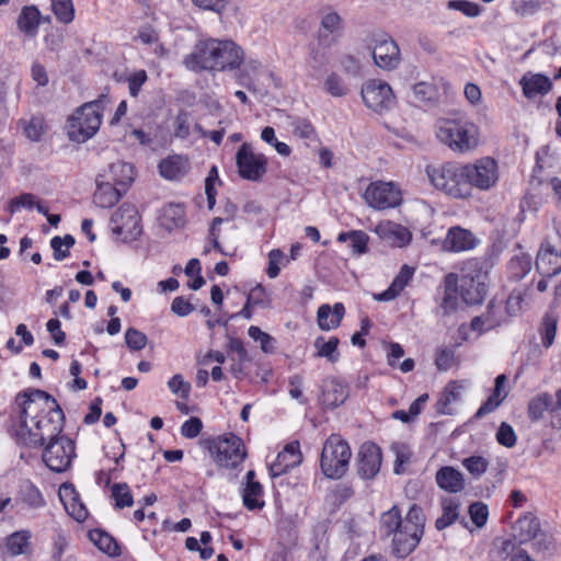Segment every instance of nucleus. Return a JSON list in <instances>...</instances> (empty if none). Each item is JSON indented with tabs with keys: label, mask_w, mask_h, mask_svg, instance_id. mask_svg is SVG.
Returning a JSON list of instances; mask_svg holds the SVG:
<instances>
[{
	"label": "nucleus",
	"mask_w": 561,
	"mask_h": 561,
	"mask_svg": "<svg viewBox=\"0 0 561 561\" xmlns=\"http://www.w3.org/2000/svg\"><path fill=\"white\" fill-rule=\"evenodd\" d=\"M18 437L25 446H43L46 439L60 436L65 415L57 401L44 390L24 394Z\"/></svg>",
	"instance_id": "obj_1"
},
{
	"label": "nucleus",
	"mask_w": 561,
	"mask_h": 561,
	"mask_svg": "<svg viewBox=\"0 0 561 561\" xmlns=\"http://www.w3.org/2000/svg\"><path fill=\"white\" fill-rule=\"evenodd\" d=\"M243 60V51L232 41L208 38L198 41L193 50L184 57L187 69L201 71H228L239 68Z\"/></svg>",
	"instance_id": "obj_2"
},
{
	"label": "nucleus",
	"mask_w": 561,
	"mask_h": 561,
	"mask_svg": "<svg viewBox=\"0 0 561 561\" xmlns=\"http://www.w3.org/2000/svg\"><path fill=\"white\" fill-rule=\"evenodd\" d=\"M380 523L387 535H393L394 553L404 558L417 547L423 535L425 516L422 508L413 504L402 519L399 508L393 506L382 514Z\"/></svg>",
	"instance_id": "obj_3"
},
{
	"label": "nucleus",
	"mask_w": 561,
	"mask_h": 561,
	"mask_svg": "<svg viewBox=\"0 0 561 561\" xmlns=\"http://www.w3.org/2000/svg\"><path fill=\"white\" fill-rule=\"evenodd\" d=\"M108 103V96L101 94L96 100L78 107L67 122L69 139L82 144L92 138L100 129L103 111Z\"/></svg>",
	"instance_id": "obj_4"
},
{
	"label": "nucleus",
	"mask_w": 561,
	"mask_h": 561,
	"mask_svg": "<svg viewBox=\"0 0 561 561\" xmlns=\"http://www.w3.org/2000/svg\"><path fill=\"white\" fill-rule=\"evenodd\" d=\"M436 137L454 152L473 151L480 141L479 128L465 118H442L436 124Z\"/></svg>",
	"instance_id": "obj_5"
},
{
	"label": "nucleus",
	"mask_w": 561,
	"mask_h": 561,
	"mask_svg": "<svg viewBox=\"0 0 561 561\" xmlns=\"http://www.w3.org/2000/svg\"><path fill=\"white\" fill-rule=\"evenodd\" d=\"M426 173L432 185L446 195L462 199L470 197L461 164L447 162L438 167H427Z\"/></svg>",
	"instance_id": "obj_6"
},
{
	"label": "nucleus",
	"mask_w": 561,
	"mask_h": 561,
	"mask_svg": "<svg viewBox=\"0 0 561 561\" xmlns=\"http://www.w3.org/2000/svg\"><path fill=\"white\" fill-rule=\"evenodd\" d=\"M352 451L348 444L337 435H331L323 444L320 466L330 479L342 478L348 468Z\"/></svg>",
	"instance_id": "obj_7"
},
{
	"label": "nucleus",
	"mask_w": 561,
	"mask_h": 561,
	"mask_svg": "<svg viewBox=\"0 0 561 561\" xmlns=\"http://www.w3.org/2000/svg\"><path fill=\"white\" fill-rule=\"evenodd\" d=\"M465 272L459 277L460 298L466 305H479L488 294V276L481 272L478 260L468 261Z\"/></svg>",
	"instance_id": "obj_8"
},
{
	"label": "nucleus",
	"mask_w": 561,
	"mask_h": 561,
	"mask_svg": "<svg viewBox=\"0 0 561 561\" xmlns=\"http://www.w3.org/2000/svg\"><path fill=\"white\" fill-rule=\"evenodd\" d=\"M208 449L214 460L225 468L238 467L247 456L242 439L232 433L213 439Z\"/></svg>",
	"instance_id": "obj_9"
},
{
	"label": "nucleus",
	"mask_w": 561,
	"mask_h": 561,
	"mask_svg": "<svg viewBox=\"0 0 561 561\" xmlns=\"http://www.w3.org/2000/svg\"><path fill=\"white\" fill-rule=\"evenodd\" d=\"M462 168L470 194L472 187L485 191L493 187L499 180L497 163L490 157L480 158L473 163L463 164Z\"/></svg>",
	"instance_id": "obj_10"
},
{
	"label": "nucleus",
	"mask_w": 561,
	"mask_h": 561,
	"mask_svg": "<svg viewBox=\"0 0 561 561\" xmlns=\"http://www.w3.org/2000/svg\"><path fill=\"white\" fill-rule=\"evenodd\" d=\"M48 440L43 451V461L51 471H66L70 467L72 458L76 456L75 443L64 435Z\"/></svg>",
	"instance_id": "obj_11"
},
{
	"label": "nucleus",
	"mask_w": 561,
	"mask_h": 561,
	"mask_svg": "<svg viewBox=\"0 0 561 561\" xmlns=\"http://www.w3.org/2000/svg\"><path fill=\"white\" fill-rule=\"evenodd\" d=\"M239 175L248 181L257 182L266 173L267 159L263 153L254 152L252 146L243 142L236 154Z\"/></svg>",
	"instance_id": "obj_12"
},
{
	"label": "nucleus",
	"mask_w": 561,
	"mask_h": 561,
	"mask_svg": "<svg viewBox=\"0 0 561 561\" xmlns=\"http://www.w3.org/2000/svg\"><path fill=\"white\" fill-rule=\"evenodd\" d=\"M365 105L377 113L391 110L396 105V96L391 87L381 80H368L362 88Z\"/></svg>",
	"instance_id": "obj_13"
},
{
	"label": "nucleus",
	"mask_w": 561,
	"mask_h": 561,
	"mask_svg": "<svg viewBox=\"0 0 561 561\" xmlns=\"http://www.w3.org/2000/svg\"><path fill=\"white\" fill-rule=\"evenodd\" d=\"M111 229L124 241L136 239L141 233L140 218L136 207L124 203L111 217Z\"/></svg>",
	"instance_id": "obj_14"
},
{
	"label": "nucleus",
	"mask_w": 561,
	"mask_h": 561,
	"mask_svg": "<svg viewBox=\"0 0 561 561\" xmlns=\"http://www.w3.org/2000/svg\"><path fill=\"white\" fill-rule=\"evenodd\" d=\"M366 203L375 209L394 208L400 205L401 191L392 182L376 181L364 193Z\"/></svg>",
	"instance_id": "obj_15"
},
{
	"label": "nucleus",
	"mask_w": 561,
	"mask_h": 561,
	"mask_svg": "<svg viewBox=\"0 0 561 561\" xmlns=\"http://www.w3.org/2000/svg\"><path fill=\"white\" fill-rule=\"evenodd\" d=\"M375 46L371 55L376 66L391 70L400 64V49L397 43L387 35H380L374 39Z\"/></svg>",
	"instance_id": "obj_16"
},
{
	"label": "nucleus",
	"mask_w": 561,
	"mask_h": 561,
	"mask_svg": "<svg viewBox=\"0 0 561 561\" xmlns=\"http://www.w3.org/2000/svg\"><path fill=\"white\" fill-rule=\"evenodd\" d=\"M381 450L374 443H365L358 453L357 472L363 479H373L380 470Z\"/></svg>",
	"instance_id": "obj_17"
},
{
	"label": "nucleus",
	"mask_w": 561,
	"mask_h": 561,
	"mask_svg": "<svg viewBox=\"0 0 561 561\" xmlns=\"http://www.w3.org/2000/svg\"><path fill=\"white\" fill-rule=\"evenodd\" d=\"M302 461L299 442L295 440L287 444L282 451L278 453L274 462L270 466L272 477H279L287 473L290 469L297 467Z\"/></svg>",
	"instance_id": "obj_18"
},
{
	"label": "nucleus",
	"mask_w": 561,
	"mask_h": 561,
	"mask_svg": "<svg viewBox=\"0 0 561 561\" xmlns=\"http://www.w3.org/2000/svg\"><path fill=\"white\" fill-rule=\"evenodd\" d=\"M559 410H561V389L557 390L554 396L541 392L531 398L527 413L531 422H537L543 417L546 411L552 413Z\"/></svg>",
	"instance_id": "obj_19"
},
{
	"label": "nucleus",
	"mask_w": 561,
	"mask_h": 561,
	"mask_svg": "<svg viewBox=\"0 0 561 561\" xmlns=\"http://www.w3.org/2000/svg\"><path fill=\"white\" fill-rule=\"evenodd\" d=\"M536 270L542 277H552L561 272V253L548 241L542 242L537 254Z\"/></svg>",
	"instance_id": "obj_20"
},
{
	"label": "nucleus",
	"mask_w": 561,
	"mask_h": 561,
	"mask_svg": "<svg viewBox=\"0 0 561 561\" xmlns=\"http://www.w3.org/2000/svg\"><path fill=\"white\" fill-rule=\"evenodd\" d=\"M348 387L335 377H328L322 382L321 403L330 409H334L347 399Z\"/></svg>",
	"instance_id": "obj_21"
},
{
	"label": "nucleus",
	"mask_w": 561,
	"mask_h": 561,
	"mask_svg": "<svg viewBox=\"0 0 561 561\" xmlns=\"http://www.w3.org/2000/svg\"><path fill=\"white\" fill-rule=\"evenodd\" d=\"M134 176L135 173L133 165L123 161L110 164L103 173L98 175V178L115 184V186H118L124 191H127L129 185L133 183Z\"/></svg>",
	"instance_id": "obj_22"
},
{
	"label": "nucleus",
	"mask_w": 561,
	"mask_h": 561,
	"mask_svg": "<svg viewBox=\"0 0 561 561\" xmlns=\"http://www.w3.org/2000/svg\"><path fill=\"white\" fill-rule=\"evenodd\" d=\"M519 85L522 87L523 94L527 99H534L537 95H546L552 90V81L550 78L542 73H525L520 80Z\"/></svg>",
	"instance_id": "obj_23"
},
{
	"label": "nucleus",
	"mask_w": 561,
	"mask_h": 561,
	"mask_svg": "<svg viewBox=\"0 0 561 561\" xmlns=\"http://www.w3.org/2000/svg\"><path fill=\"white\" fill-rule=\"evenodd\" d=\"M375 232L396 247H404L411 241V232L403 226L386 220L375 227Z\"/></svg>",
	"instance_id": "obj_24"
},
{
	"label": "nucleus",
	"mask_w": 561,
	"mask_h": 561,
	"mask_svg": "<svg viewBox=\"0 0 561 561\" xmlns=\"http://www.w3.org/2000/svg\"><path fill=\"white\" fill-rule=\"evenodd\" d=\"M96 190L93 194V202L101 208L114 206L126 193L123 188L115 186L100 178H96Z\"/></svg>",
	"instance_id": "obj_25"
},
{
	"label": "nucleus",
	"mask_w": 561,
	"mask_h": 561,
	"mask_svg": "<svg viewBox=\"0 0 561 561\" xmlns=\"http://www.w3.org/2000/svg\"><path fill=\"white\" fill-rule=\"evenodd\" d=\"M15 502L32 511L41 510L46 505L43 493L31 480H24L20 483Z\"/></svg>",
	"instance_id": "obj_26"
},
{
	"label": "nucleus",
	"mask_w": 561,
	"mask_h": 561,
	"mask_svg": "<svg viewBox=\"0 0 561 561\" xmlns=\"http://www.w3.org/2000/svg\"><path fill=\"white\" fill-rule=\"evenodd\" d=\"M476 244L477 239L469 230L453 227L448 230L443 247L451 252H461L473 249Z\"/></svg>",
	"instance_id": "obj_27"
},
{
	"label": "nucleus",
	"mask_w": 561,
	"mask_h": 561,
	"mask_svg": "<svg viewBox=\"0 0 561 561\" xmlns=\"http://www.w3.org/2000/svg\"><path fill=\"white\" fill-rule=\"evenodd\" d=\"M459 296V276L455 273H449L444 277V296L439 305L444 314H450L458 309Z\"/></svg>",
	"instance_id": "obj_28"
},
{
	"label": "nucleus",
	"mask_w": 561,
	"mask_h": 561,
	"mask_svg": "<svg viewBox=\"0 0 561 561\" xmlns=\"http://www.w3.org/2000/svg\"><path fill=\"white\" fill-rule=\"evenodd\" d=\"M190 171L188 159L184 156H169L159 163L160 175L167 180H180Z\"/></svg>",
	"instance_id": "obj_29"
},
{
	"label": "nucleus",
	"mask_w": 561,
	"mask_h": 561,
	"mask_svg": "<svg viewBox=\"0 0 561 561\" xmlns=\"http://www.w3.org/2000/svg\"><path fill=\"white\" fill-rule=\"evenodd\" d=\"M414 275V268L404 264L391 285L382 293L375 294L374 299L377 301H390L397 298L405 286L411 282Z\"/></svg>",
	"instance_id": "obj_30"
},
{
	"label": "nucleus",
	"mask_w": 561,
	"mask_h": 561,
	"mask_svg": "<svg viewBox=\"0 0 561 561\" xmlns=\"http://www.w3.org/2000/svg\"><path fill=\"white\" fill-rule=\"evenodd\" d=\"M345 314V308L342 302H336L333 307L328 304L321 305L317 312L318 325L322 331H330L340 327Z\"/></svg>",
	"instance_id": "obj_31"
},
{
	"label": "nucleus",
	"mask_w": 561,
	"mask_h": 561,
	"mask_svg": "<svg viewBox=\"0 0 561 561\" xmlns=\"http://www.w3.org/2000/svg\"><path fill=\"white\" fill-rule=\"evenodd\" d=\"M59 495L61 501L64 502L66 511L77 522H83L87 518L88 510L80 502L78 494L71 484H64L59 490Z\"/></svg>",
	"instance_id": "obj_32"
},
{
	"label": "nucleus",
	"mask_w": 561,
	"mask_h": 561,
	"mask_svg": "<svg viewBox=\"0 0 561 561\" xmlns=\"http://www.w3.org/2000/svg\"><path fill=\"white\" fill-rule=\"evenodd\" d=\"M255 472L250 470L245 476V486L242 492V500L244 506L250 510H257L264 506V501H262L263 488L260 482L254 481Z\"/></svg>",
	"instance_id": "obj_33"
},
{
	"label": "nucleus",
	"mask_w": 561,
	"mask_h": 561,
	"mask_svg": "<svg viewBox=\"0 0 561 561\" xmlns=\"http://www.w3.org/2000/svg\"><path fill=\"white\" fill-rule=\"evenodd\" d=\"M540 530L539 519L531 513L519 517L514 525V538L518 543H525L536 538Z\"/></svg>",
	"instance_id": "obj_34"
},
{
	"label": "nucleus",
	"mask_w": 561,
	"mask_h": 561,
	"mask_svg": "<svg viewBox=\"0 0 561 561\" xmlns=\"http://www.w3.org/2000/svg\"><path fill=\"white\" fill-rule=\"evenodd\" d=\"M436 482L440 489L450 493H457L463 489L465 481L461 472L446 466L436 472Z\"/></svg>",
	"instance_id": "obj_35"
},
{
	"label": "nucleus",
	"mask_w": 561,
	"mask_h": 561,
	"mask_svg": "<svg viewBox=\"0 0 561 561\" xmlns=\"http://www.w3.org/2000/svg\"><path fill=\"white\" fill-rule=\"evenodd\" d=\"M506 382L505 375H499L495 378V385L492 394L488 398V400L478 409L476 413V417L481 419L484 415L493 412L506 398L507 393L504 390V386Z\"/></svg>",
	"instance_id": "obj_36"
},
{
	"label": "nucleus",
	"mask_w": 561,
	"mask_h": 561,
	"mask_svg": "<svg viewBox=\"0 0 561 561\" xmlns=\"http://www.w3.org/2000/svg\"><path fill=\"white\" fill-rule=\"evenodd\" d=\"M462 387L457 381L449 382L440 393L436 402V411L439 414H453L451 405L461 398Z\"/></svg>",
	"instance_id": "obj_37"
},
{
	"label": "nucleus",
	"mask_w": 561,
	"mask_h": 561,
	"mask_svg": "<svg viewBox=\"0 0 561 561\" xmlns=\"http://www.w3.org/2000/svg\"><path fill=\"white\" fill-rule=\"evenodd\" d=\"M410 101L415 105L433 104L438 98V89L435 84L421 81L412 87Z\"/></svg>",
	"instance_id": "obj_38"
},
{
	"label": "nucleus",
	"mask_w": 561,
	"mask_h": 561,
	"mask_svg": "<svg viewBox=\"0 0 561 561\" xmlns=\"http://www.w3.org/2000/svg\"><path fill=\"white\" fill-rule=\"evenodd\" d=\"M41 12L34 5L24 7L18 18V27L27 36H35L39 26Z\"/></svg>",
	"instance_id": "obj_39"
},
{
	"label": "nucleus",
	"mask_w": 561,
	"mask_h": 561,
	"mask_svg": "<svg viewBox=\"0 0 561 561\" xmlns=\"http://www.w3.org/2000/svg\"><path fill=\"white\" fill-rule=\"evenodd\" d=\"M89 538L102 552L111 557H115L121 553V548L116 540L110 534L103 530H90Z\"/></svg>",
	"instance_id": "obj_40"
},
{
	"label": "nucleus",
	"mask_w": 561,
	"mask_h": 561,
	"mask_svg": "<svg viewBox=\"0 0 561 561\" xmlns=\"http://www.w3.org/2000/svg\"><path fill=\"white\" fill-rule=\"evenodd\" d=\"M31 538L32 533L27 529L14 531L7 537L5 548L12 556L24 554L30 547Z\"/></svg>",
	"instance_id": "obj_41"
},
{
	"label": "nucleus",
	"mask_w": 561,
	"mask_h": 561,
	"mask_svg": "<svg viewBox=\"0 0 561 561\" xmlns=\"http://www.w3.org/2000/svg\"><path fill=\"white\" fill-rule=\"evenodd\" d=\"M339 343L340 340L336 336H331L328 341L323 336H318L313 343L317 351L316 356L327 358L330 363H336L340 358Z\"/></svg>",
	"instance_id": "obj_42"
},
{
	"label": "nucleus",
	"mask_w": 561,
	"mask_h": 561,
	"mask_svg": "<svg viewBox=\"0 0 561 561\" xmlns=\"http://www.w3.org/2000/svg\"><path fill=\"white\" fill-rule=\"evenodd\" d=\"M442 510L443 514L435 523L438 530L445 529L458 518L459 504L454 499H444L442 502Z\"/></svg>",
	"instance_id": "obj_43"
},
{
	"label": "nucleus",
	"mask_w": 561,
	"mask_h": 561,
	"mask_svg": "<svg viewBox=\"0 0 561 561\" xmlns=\"http://www.w3.org/2000/svg\"><path fill=\"white\" fill-rule=\"evenodd\" d=\"M51 10L62 24H69L75 19V5L72 0H51Z\"/></svg>",
	"instance_id": "obj_44"
},
{
	"label": "nucleus",
	"mask_w": 561,
	"mask_h": 561,
	"mask_svg": "<svg viewBox=\"0 0 561 561\" xmlns=\"http://www.w3.org/2000/svg\"><path fill=\"white\" fill-rule=\"evenodd\" d=\"M531 270V257L526 254L517 255L508 263V271L514 279L524 278Z\"/></svg>",
	"instance_id": "obj_45"
},
{
	"label": "nucleus",
	"mask_w": 561,
	"mask_h": 561,
	"mask_svg": "<svg viewBox=\"0 0 561 561\" xmlns=\"http://www.w3.org/2000/svg\"><path fill=\"white\" fill-rule=\"evenodd\" d=\"M75 244V238L71 234L64 237H54L50 240V247L54 251V259L62 261L69 255V249Z\"/></svg>",
	"instance_id": "obj_46"
},
{
	"label": "nucleus",
	"mask_w": 561,
	"mask_h": 561,
	"mask_svg": "<svg viewBox=\"0 0 561 561\" xmlns=\"http://www.w3.org/2000/svg\"><path fill=\"white\" fill-rule=\"evenodd\" d=\"M162 219L168 228L179 227L184 224V209L179 204H169L162 209Z\"/></svg>",
	"instance_id": "obj_47"
},
{
	"label": "nucleus",
	"mask_w": 561,
	"mask_h": 561,
	"mask_svg": "<svg viewBox=\"0 0 561 561\" xmlns=\"http://www.w3.org/2000/svg\"><path fill=\"white\" fill-rule=\"evenodd\" d=\"M517 539H505V538H499L493 543V554L494 558L504 561L508 557H513L516 553L517 549Z\"/></svg>",
	"instance_id": "obj_48"
},
{
	"label": "nucleus",
	"mask_w": 561,
	"mask_h": 561,
	"mask_svg": "<svg viewBox=\"0 0 561 561\" xmlns=\"http://www.w3.org/2000/svg\"><path fill=\"white\" fill-rule=\"evenodd\" d=\"M112 496L117 508L130 507L134 504V497L127 483L113 484Z\"/></svg>",
	"instance_id": "obj_49"
},
{
	"label": "nucleus",
	"mask_w": 561,
	"mask_h": 561,
	"mask_svg": "<svg viewBox=\"0 0 561 561\" xmlns=\"http://www.w3.org/2000/svg\"><path fill=\"white\" fill-rule=\"evenodd\" d=\"M294 135L307 141V144L316 142L317 133L310 122L304 118H297L293 122Z\"/></svg>",
	"instance_id": "obj_50"
},
{
	"label": "nucleus",
	"mask_w": 561,
	"mask_h": 561,
	"mask_svg": "<svg viewBox=\"0 0 561 561\" xmlns=\"http://www.w3.org/2000/svg\"><path fill=\"white\" fill-rule=\"evenodd\" d=\"M24 134L32 141H39L45 133V124L42 117H32L28 121H22Z\"/></svg>",
	"instance_id": "obj_51"
},
{
	"label": "nucleus",
	"mask_w": 561,
	"mask_h": 561,
	"mask_svg": "<svg viewBox=\"0 0 561 561\" xmlns=\"http://www.w3.org/2000/svg\"><path fill=\"white\" fill-rule=\"evenodd\" d=\"M247 299L249 300V304H252L254 307H260L262 309H268L272 307L271 296L260 284L251 288Z\"/></svg>",
	"instance_id": "obj_52"
},
{
	"label": "nucleus",
	"mask_w": 561,
	"mask_h": 561,
	"mask_svg": "<svg viewBox=\"0 0 561 561\" xmlns=\"http://www.w3.org/2000/svg\"><path fill=\"white\" fill-rule=\"evenodd\" d=\"M462 466L473 478L478 479L486 471L489 461L482 456H470L462 460Z\"/></svg>",
	"instance_id": "obj_53"
},
{
	"label": "nucleus",
	"mask_w": 561,
	"mask_h": 561,
	"mask_svg": "<svg viewBox=\"0 0 561 561\" xmlns=\"http://www.w3.org/2000/svg\"><path fill=\"white\" fill-rule=\"evenodd\" d=\"M557 333V318L547 313L542 320V344L545 347H550L553 344Z\"/></svg>",
	"instance_id": "obj_54"
},
{
	"label": "nucleus",
	"mask_w": 561,
	"mask_h": 561,
	"mask_svg": "<svg viewBox=\"0 0 561 561\" xmlns=\"http://www.w3.org/2000/svg\"><path fill=\"white\" fill-rule=\"evenodd\" d=\"M324 87L328 93L335 98L344 96L348 91L342 78L336 73H331L328 76L324 81Z\"/></svg>",
	"instance_id": "obj_55"
},
{
	"label": "nucleus",
	"mask_w": 561,
	"mask_h": 561,
	"mask_svg": "<svg viewBox=\"0 0 561 561\" xmlns=\"http://www.w3.org/2000/svg\"><path fill=\"white\" fill-rule=\"evenodd\" d=\"M483 314L488 316L490 321H492L493 329L505 321L504 307L500 301H496L495 299L489 301L486 310Z\"/></svg>",
	"instance_id": "obj_56"
},
{
	"label": "nucleus",
	"mask_w": 561,
	"mask_h": 561,
	"mask_svg": "<svg viewBox=\"0 0 561 561\" xmlns=\"http://www.w3.org/2000/svg\"><path fill=\"white\" fill-rule=\"evenodd\" d=\"M248 333L250 337L260 342L263 352H273L274 339L270 334L263 332L259 327L255 325H251L248 330Z\"/></svg>",
	"instance_id": "obj_57"
},
{
	"label": "nucleus",
	"mask_w": 561,
	"mask_h": 561,
	"mask_svg": "<svg viewBox=\"0 0 561 561\" xmlns=\"http://www.w3.org/2000/svg\"><path fill=\"white\" fill-rule=\"evenodd\" d=\"M496 440L502 446L512 448L516 444L517 436L513 427L508 423L503 422L496 432Z\"/></svg>",
	"instance_id": "obj_58"
},
{
	"label": "nucleus",
	"mask_w": 561,
	"mask_h": 561,
	"mask_svg": "<svg viewBox=\"0 0 561 561\" xmlns=\"http://www.w3.org/2000/svg\"><path fill=\"white\" fill-rule=\"evenodd\" d=\"M448 8L457 10L469 18H476L481 13L480 7L468 0H450L448 2Z\"/></svg>",
	"instance_id": "obj_59"
},
{
	"label": "nucleus",
	"mask_w": 561,
	"mask_h": 561,
	"mask_svg": "<svg viewBox=\"0 0 561 561\" xmlns=\"http://www.w3.org/2000/svg\"><path fill=\"white\" fill-rule=\"evenodd\" d=\"M125 341L130 350L140 351L147 344V336L137 329L129 328L125 333Z\"/></svg>",
	"instance_id": "obj_60"
},
{
	"label": "nucleus",
	"mask_w": 561,
	"mask_h": 561,
	"mask_svg": "<svg viewBox=\"0 0 561 561\" xmlns=\"http://www.w3.org/2000/svg\"><path fill=\"white\" fill-rule=\"evenodd\" d=\"M168 387L170 391L182 399H187L191 391V385L184 381L183 376L180 374L174 375L169 381Z\"/></svg>",
	"instance_id": "obj_61"
},
{
	"label": "nucleus",
	"mask_w": 561,
	"mask_h": 561,
	"mask_svg": "<svg viewBox=\"0 0 561 561\" xmlns=\"http://www.w3.org/2000/svg\"><path fill=\"white\" fill-rule=\"evenodd\" d=\"M285 256L284 253L279 249H273L268 253V266L266 270V274L270 278H276L280 272V264L283 263Z\"/></svg>",
	"instance_id": "obj_62"
},
{
	"label": "nucleus",
	"mask_w": 561,
	"mask_h": 561,
	"mask_svg": "<svg viewBox=\"0 0 561 561\" xmlns=\"http://www.w3.org/2000/svg\"><path fill=\"white\" fill-rule=\"evenodd\" d=\"M469 514L477 527H483L488 520V506L481 502H476L470 505Z\"/></svg>",
	"instance_id": "obj_63"
},
{
	"label": "nucleus",
	"mask_w": 561,
	"mask_h": 561,
	"mask_svg": "<svg viewBox=\"0 0 561 561\" xmlns=\"http://www.w3.org/2000/svg\"><path fill=\"white\" fill-rule=\"evenodd\" d=\"M352 236L350 247L352 248L353 253L357 255L365 253L367 251V243L369 240L368 234L362 230H353Z\"/></svg>",
	"instance_id": "obj_64"
}]
</instances>
